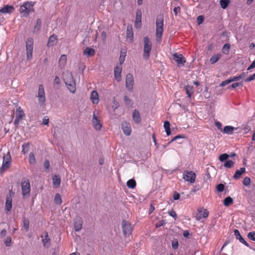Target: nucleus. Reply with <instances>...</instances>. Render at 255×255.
Instances as JSON below:
<instances>
[{
    "label": "nucleus",
    "mask_w": 255,
    "mask_h": 255,
    "mask_svg": "<svg viewBox=\"0 0 255 255\" xmlns=\"http://www.w3.org/2000/svg\"><path fill=\"white\" fill-rule=\"evenodd\" d=\"M35 2L27 1L24 2L19 7V13L23 16H27L32 14L34 11V5Z\"/></svg>",
    "instance_id": "obj_1"
},
{
    "label": "nucleus",
    "mask_w": 255,
    "mask_h": 255,
    "mask_svg": "<svg viewBox=\"0 0 255 255\" xmlns=\"http://www.w3.org/2000/svg\"><path fill=\"white\" fill-rule=\"evenodd\" d=\"M163 22L164 19L162 17H160L156 19L155 36L156 40L158 42H160L162 38L163 31Z\"/></svg>",
    "instance_id": "obj_2"
},
{
    "label": "nucleus",
    "mask_w": 255,
    "mask_h": 255,
    "mask_svg": "<svg viewBox=\"0 0 255 255\" xmlns=\"http://www.w3.org/2000/svg\"><path fill=\"white\" fill-rule=\"evenodd\" d=\"M144 47L143 57L145 59H148L150 56V52L151 50L152 43L150 41L148 37L145 36L143 38Z\"/></svg>",
    "instance_id": "obj_3"
},
{
    "label": "nucleus",
    "mask_w": 255,
    "mask_h": 255,
    "mask_svg": "<svg viewBox=\"0 0 255 255\" xmlns=\"http://www.w3.org/2000/svg\"><path fill=\"white\" fill-rule=\"evenodd\" d=\"M21 190L23 198L30 196V184L28 179L23 178L21 182Z\"/></svg>",
    "instance_id": "obj_4"
},
{
    "label": "nucleus",
    "mask_w": 255,
    "mask_h": 255,
    "mask_svg": "<svg viewBox=\"0 0 255 255\" xmlns=\"http://www.w3.org/2000/svg\"><path fill=\"white\" fill-rule=\"evenodd\" d=\"M11 157L9 151L3 156L2 163L0 167V171L7 170L11 165Z\"/></svg>",
    "instance_id": "obj_5"
},
{
    "label": "nucleus",
    "mask_w": 255,
    "mask_h": 255,
    "mask_svg": "<svg viewBox=\"0 0 255 255\" xmlns=\"http://www.w3.org/2000/svg\"><path fill=\"white\" fill-rule=\"evenodd\" d=\"M33 40L31 38H28L26 41V58L31 60L32 58Z\"/></svg>",
    "instance_id": "obj_6"
},
{
    "label": "nucleus",
    "mask_w": 255,
    "mask_h": 255,
    "mask_svg": "<svg viewBox=\"0 0 255 255\" xmlns=\"http://www.w3.org/2000/svg\"><path fill=\"white\" fill-rule=\"evenodd\" d=\"M122 229L123 234L125 236H129L131 234L133 229L130 223L126 220L122 222Z\"/></svg>",
    "instance_id": "obj_7"
},
{
    "label": "nucleus",
    "mask_w": 255,
    "mask_h": 255,
    "mask_svg": "<svg viewBox=\"0 0 255 255\" xmlns=\"http://www.w3.org/2000/svg\"><path fill=\"white\" fill-rule=\"evenodd\" d=\"M183 178L186 181L193 183L195 181L196 174L192 171L185 170L183 172Z\"/></svg>",
    "instance_id": "obj_8"
},
{
    "label": "nucleus",
    "mask_w": 255,
    "mask_h": 255,
    "mask_svg": "<svg viewBox=\"0 0 255 255\" xmlns=\"http://www.w3.org/2000/svg\"><path fill=\"white\" fill-rule=\"evenodd\" d=\"M97 115L98 113H96L95 112H94L92 123L94 128L96 130H100L102 127V122L99 118H98Z\"/></svg>",
    "instance_id": "obj_9"
},
{
    "label": "nucleus",
    "mask_w": 255,
    "mask_h": 255,
    "mask_svg": "<svg viewBox=\"0 0 255 255\" xmlns=\"http://www.w3.org/2000/svg\"><path fill=\"white\" fill-rule=\"evenodd\" d=\"M25 117L24 111L20 107H18L15 112V119L14 121V124L17 126L19 125L20 121Z\"/></svg>",
    "instance_id": "obj_10"
},
{
    "label": "nucleus",
    "mask_w": 255,
    "mask_h": 255,
    "mask_svg": "<svg viewBox=\"0 0 255 255\" xmlns=\"http://www.w3.org/2000/svg\"><path fill=\"white\" fill-rule=\"evenodd\" d=\"M38 98L40 104H44L45 102V95L44 87L42 85H39L38 91Z\"/></svg>",
    "instance_id": "obj_11"
},
{
    "label": "nucleus",
    "mask_w": 255,
    "mask_h": 255,
    "mask_svg": "<svg viewBox=\"0 0 255 255\" xmlns=\"http://www.w3.org/2000/svg\"><path fill=\"white\" fill-rule=\"evenodd\" d=\"M197 211L198 214L197 215L196 219L198 221H200L202 218H206L209 216V212L203 207L199 208Z\"/></svg>",
    "instance_id": "obj_12"
},
{
    "label": "nucleus",
    "mask_w": 255,
    "mask_h": 255,
    "mask_svg": "<svg viewBox=\"0 0 255 255\" xmlns=\"http://www.w3.org/2000/svg\"><path fill=\"white\" fill-rule=\"evenodd\" d=\"M126 87L129 90L133 89V77L132 74L128 73L126 76Z\"/></svg>",
    "instance_id": "obj_13"
},
{
    "label": "nucleus",
    "mask_w": 255,
    "mask_h": 255,
    "mask_svg": "<svg viewBox=\"0 0 255 255\" xmlns=\"http://www.w3.org/2000/svg\"><path fill=\"white\" fill-rule=\"evenodd\" d=\"M173 59L178 65H184L186 62L185 59L181 54L175 53L173 55Z\"/></svg>",
    "instance_id": "obj_14"
},
{
    "label": "nucleus",
    "mask_w": 255,
    "mask_h": 255,
    "mask_svg": "<svg viewBox=\"0 0 255 255\" xmlns=\"http://www.w3.org/2000/svg\"><path fill=\"white\" fill-rule=\"evenodd\" d=\"M122 129L124 133L127 135H129L131 131V126L129 123L124 121L122 124Z\"/></svg>",
    "instance_id": "obj_15"
},
{
    "label": "nucleus",
    "mask_w": 255,
    "mask_h": 255,
    "mask_svg": "<svg viewBox=\"0 0 255 255\" xmlns=\"http://www.w3.org/2000/svg\"><path fill=\"white\" fill-rule=\"evenodd\" d=\"M14 9L13 5H5L0 9V13L10 14L14 11Z\"/></svg>",
    "instance_id": "obj_16"
},
{
    "label": "nucleus",
    "mask_w": 255,
    "mask_h": 255,
    "mask_svg": "<svg viewBox=\"0 0 255 255\" xmlns=\"http://www.w3.org/2000/svg\"><path fill=\"white\" fill-rule=\"evenodd\" d=\"M133 39V33L131 25H128L127 29V40L132 42Z\"/></svg>",
    "instance_id": "obj_17"
},
{
    "label": "nucleus",
    "mask_w": 255,
    "mask_h": 255,
    "mask_svg": "<svg viewBox=\"0 0 255 255\" xmlns=\"http://www.w3.org/2000/svg\"><path fill=\"white\" fill-rule=\"evenodd\" d=\"M63 80L65 84L75 81L72 74L69 71H66V72L64 73Z\"/></svg>",
    "instance_id": "obj_18"
},
{
    "label": "nucleus",
    "mask_w": 255,
    "mask_h": 255,
    "mask_svg": "<svg viewBox=\"0 0 255 255\" xmlns=\"http://www.w3.org/2000/svg\"><path fill=\"white\" fill-rule=\"evenodd\" d=\"M83 221L81 218H76L74 222V229L75 231H79L82 228Z\"/></svg>",
    "instance_id": "obj_19"
},
{
    "label": "nucleus",
    "mask_w": 255,
    "mask_h": 255,
    "mask_svg": "<svg viewBox=\"0 0 255 255\" xmlns=\"http://www.w3.org/2000/svg\"><path fill=\"white\" fill-rule=\"evenodd\" d=\"M122 67H116L114 70V76L115 79L119 82L121 80V72H122Z\"/></svg>",
    "instance_id": "obj_20"
},
{
    "label": "nucleus",
    "mask_w": 255,
    "mask_h": 255,
    "mask_svg": "<svg viewBox=\"0 0 255 255\" xmlns=\"http://www.w3.org/2000/svg\"><path fill=\"white\" fill-rule=\"evenodd\" d=\"M95 54V50L89 47H86L83 51V55L88 57L93 56Z\"/></svg>",
    "instance_id": "obj_21"
},
{
    "label": "nucleus",
    "mask_w": 255,
    "mask_h": 255,
    "mask_svg": "<svg viewBox=\"0 0 255 255\" xmlns=\"http://www.w3.org/2000/svg\"><path fill=\"white\" fill-rule=\"evenodd\" d=\"M132 120L136 124H139L141 121L140 116L139 112L134 110L132 113Z\"/></svg>",
    "instance_id": "obj_22"
},
{
    "label": "nucleus",
    "mask_w": 255,
    "mask_h": 255,
    "mask_svg": "<svg viewBox=\"0 0 255 255\" xmlns=\"http://www.w3.org/2000/svg\"><path fill=\"white\" fill-rule=\"evenodd\" d=\"M91 100L93 104H98L99 102V95L96 91L92 92L90 96Z\"/></svg>",
    "instance_id": "obj_23"
},
{
    "label": "nucleus",
    "mask_w": 255,
    "mask_h": 255,
    "mask_svg": "<svg viewBox=\"0 0 255 255\" xmlns=\"http://www.w3.org/2000/svg\"><path fill=\"white\" fill-rule=\"evenodd\" d=\"M57 42V36L54 34L50 36L49 37L48 42L47 46L48 47L53 46L56 44Z\"/></svg>",
    "instance_id": "obj_24"
},
{
    "label": "nucleus",
    "mask_w": 255,
    "mask_h": 255,
    "mask_svg": "<svg viewBox=\"0 0 255 255\" xmlns=\"http://www.w3.org/2000/svg\"><path fill=\"white\" fill-rule=\"evenodd\" d=\"M67 63V57L65 54L62 55L59 60V66L61 68H64Z\"/></svg>",
    "instance_id": "obj_25"
},
{
    "label": "nucleus",
    "mask_w": 255,
    "mask_h": 255,
    "mask_svg": "<svg viewBox=\"0 0 255 255\" xmlns=\"http://www.w3.org/2000/svg\"><path fill=\"white\" fill-rule=\"evenodd\" d=\"M41 237L44 247H46L47 244H49L50 239L49 238L48 234L47 232H45L44 234L41 236Z\"/></svg>",
    "instance_id": "obj_26"
},
{
    "label": "nucleus",
    "mask_w": 255,
    "mask_h": 255,
    "mask_svg": "<svg viewBox=\"0 0 255 255\" xmlns=\"http://www.w3.org/2000/svg\"><path fill=\"white\" fill-rule=\"evenodd\" d=\"M246 171L245 167L241 168L240 169L237 170L234 175V178L237 179L241 177V175Z\"/></svg>",
    "instance_id": "obj_27"
},
{
    "label": "nucleus",
    "mask_w": 255,
    "mask_h": 255,
    "mask_svg": "<svg viewBox=\"0 0 255 255\" xmlns=\"http://www.w3.org/2000/svg\"><path fill=\"white\" fill-rule=\"evenodd\" d=\"M61 183V179L58 175H54L53 177V186L57 188L58 187Z\"/></svg>",
    "instance_id": "obj_28"
},
{
    "label": "nucleus",
    "mask_w": 255,
    "mask_h": 255,
    "mask_svg": "<svg viewBox=\"0 0 255 255\" xmlns=\"http://www.w3.org/2000/svg\"><path fill=\"white\" fill-rule=\"evenodd\" d=\"M67 88L68 90L72 93H74L76 91V83L74 81L71 83H69L66 84Z\"/></svg>",
    "instance_id": "obj_29"
},
{
    "label": "nucleus",
    "mask_w": 255,
    "mask_h": 255,
    "mask_svg": "<svg viewBox=\"0 0 255 255\" xmlns=\"http://www.w3.org/2000/svg\"><path fill=\"white\" fill-rule=\"evenodd\" d=\"M12 208V198L11 197H7L5 203V208L8 211L11 210Z\"/></svg>",
    "instance_id": "obj_30"
},
{
    "label": "nucleus",
    "mask_w": 255,
    "mask_h": 255,
    "mask_svg": "<svg viewBox=\"0 0 255 255\" xmlns=\"http://www.w3.org/2000/svg\"><path fill=\"white\" fill-rule=\"evenodd\" d=\"M221 57V54H217L213 55L210 59L211 64H213L216 63Z\"/></svg>",
    "instance_id": "obj_31"
},
{
    "label": "nucleus",
    "mask_w": 255,
    "mask_h": 255,
    "mask_svg": "<svg viewBox=\"0 0 255 255\" xmlns=\"http://www.w3.org/2000/svg\"><path fill=\"white\" fill-rule=\"evenodd\" d=\"M164 129H165V130L166 131V133L167 134V135H169L171 133V131H170V123L166 121H165L164 123Z\"/></svg>",
    "instance_id": "obj_32"
},
{
    "label": "nucleus",
    "mask_w": 255,
    "mask_h": 255,
    "mask_svg": "<svg viewBox=\"0 0 255 255\" xmlns=\"http://www.w3.org/2000/svg\"><path fill=\"white\" fill-rule=\"evenodd\" d=\"M30 144L29 142L24 143L22 145V151L23 154H25L29 150Z\"/></svg>",
    "instance_id": "obj_33"
},
{
    "label": "nucleus",
    "mask_w": 255,
    "mask_h": 255,
    "mask_svg": "<svg viewBox=\"0 0 255 255\" xmlns=\"http://www.w3.org/2000/svg\"><path fill=\"white\" fill-rule=\"evenodd\" d=\"M234 202L233 199L231 197H226L223 202L224 205L227 207L229 206Z\"/></svg>",
    "instance_id": "obj_34"
},
{
    "label": "nucleus",
    "mask_w": 255,
    "mask_h": 255,
    "mask_svg": "<svg viewBox=\"0 0 255 255\" xmlns=\"http://www.w3.org/2000/svg\"><path fill=\"white\" fill-rule=\"evenodd\" d=\"M234 128L232 126H227L224 128V132L228 134L233 133L234 131Z\"/></svg>",
    "instance_id": "obj_35"
},
{
    "label": "nucleus",
    "mask_w": 255,
    "mask_h": 255,
    "mask_svg": "<svg viewBox=\"0 0 255 255\" xmlns=\"http://www.w3.org/2000/svg\"><path fill=\"white\" fill-rule=\"evenodd\" d=\"M126 54L127 53L126 51L122 50L121 51L120 56L119 57V62L120 65H122L124 63Z\"/></svg>",
    "instance_id": "obj_36"
},
{
    "label": "nucleus",
    "mask_w": 255,
    "mask_h": 255,
    "mask_svg": "<svg viewBox=\"0 0 255 255\" xmlns=\"http://www.w3.org/2000/svg\"><path fill=\"white\" fill-rule=\"evenodd\" d=\"M231 45L229 43L225 44L222 48V52L225 54H229L230 52Z\"/></svg>",
    "instance_id": "obj_37"
},
{
    "label": "nucleus",
    "mask_w": 255,
    "mask_h": 255,
    "mask_svg": "<svg viewBox=\"0 0 255 255\" xmlns=\"http://www.w3.org/2000/svg\"><path fill=\"white\" fill-rule=\"evenodd\" d=\"M127 186L129 188H134L136 186V182L134 179H131L128 181Z\"/></svg>",
    "instance_id": "obj_38"
},
{
    "label": "nucleus",
    "mask_w": 255,
    "mask_h": 255,
    "mask_svg": "<svg viewBox=\"0 0 255 255\" xmlns=\"http://www.w3.org/2000/svg\"><path fill=\"white\" fill-rule=\"evenodd\" d=\"M41 21L40 19L38 18L37 20L35 25L34 26V30H33L34 33L37 32V31H38V30L40 29V28L41 27Z\"/></svg>",
    "instance_id": "obj_39"
},
{
    "label": "nucleus",
    "mask_w": 255,
    "mask_h": 255,
    "mask_svg": "<svg viewBox=\"0 0 255 255\" xmlns=\"http://www.w3.org/2000/svg\"><path fill=\"white\" fill-rule=\"evenodd\" d=\"M235 162L231 160H227L224 164L225 167L231 168L234 166Z\"/></svg>",
    "instance_id": "obj_40"
},
{
    "label": "nucleus",
    "mask_w": 255,
    "mask_h": 255,
    "mask_svg": "<svg viewBox=\"0 0 255 255\" xmlns=\"http://www.w3.org/2000/svg\"><path fill=\"white\" fill-rule=\"evenodd\" d=\"M141 26V17H136V19L134 23V27L136 28H139Z\"/></svg>",
    "instance_id": "obj_41"
},
{
    "label": "nucleus",
    "mask_w": 255,
    "mask_h": 255,
    "mask_svg": "<svg viewBox=\"0 0 255 255\" xmlns=\"http://www.w3.org/2000/svg\"><path fill=\"white\" fill-rule=\"evenodd\" d=\"M54 202L57 205H60L62 204V199L60 194H56L54 198Z\"/></svg>",
    "instance_id": "obj_42"
},
{
    "label": "nucleus",
    "mask_w": 255,
    "mask_h": 255,
    "mask_svg": "<svg viewBox=\"0 0 255 255\" xmlns=\"http://www.w3.org/2000/svg\"><path fill=\"white\" fill-rule=\"evenodd\" d=\"M229 158V155L227 153H223L219 155V160L221 162H223L228 160Z\"/></svg>",
    "instance_id": "obj_43"
},
{
    "label": "nucleus",
    "mask_w": 255,
    "mask_h": 255,
    "mask_svg": "<svg viewBox=\"0 0 255 255\" xmlns=\"http://www.w3.org/2000/svg\"><path fill=\"white\" fill-rule=\"evenodd\" d=\"M221 6L225 9L228 7L230 3V0H221L220 1Z\"/></svg>",
    "instance_id": "obj_44"
},
{
    "label": "nucleus",
    "mask_w": 255,
    "mask_h": 255,
    "mask_svg": "<svg viewBox=\"0 0 255 255\" xmlns=\"http://www.w3.org/2000/svg\"><path fill=\"white\" fill-rule=\"evenodd\" d=\"M29 162L30 164H34L36 162V159L33 152H30L29 154Z\"/></svg>",
    "instance_id": "obj_45"
},
{
    "label": "nucleus",
    "mask_w": 255,
    "mask_h": 255,
    "mask_svg": "<svg viewBox=\"0 0 255 255\" xmlns=\"http://www.w3.org/2000/svg\"><path fill=\"white\" fill-rule=\"evenodd\" d=\"M23 226L25 228V230L27 231L29 229V220L27 218H23Z\"/></svg>",
    "instance_id": "obj_46"
},
{
    "label": "nucleus",
    "mask_w": 255,
    "mask_h": 255,
    "mask_svg": "<svg viewBox=\"0 0 255 255\" xmlns=\"http://www.w3.org/2000/svg\"><path fill=\"white\" fill-rule=\"evenodd\" d=\"M192 89V88L189 86H187L185 87V90L189 98H190L192 94V92H191Z\"/></svg>",
    "instance_id": "obj_47"
},
{
    "label": "nucleus",
    "mask_w": 255,
    "mask_h": 255,
    "mask_svg": "<svg viewBox=\"0 0 255 255\" xmlns=\"http://www.w3.org/2000/svg\"><path fill=\"white\" fill-rule=\"evenodd\" d=\"M11 242V238L10 236L7 237L4 240V243L6 247H9L10 246Z\"/></svg>",
    "instance_id": "obj_48"
},
{
    "label": "nucleus",
    "mask_w": 255,
    "mask_h": 255,
    "mask_svg": "<svg viewBox=\"0 0 255 255\" xmlns=\"http://www.w3.org/2000/svg\"><path fill=\"white\" fill-rule=\"evenodd\" d=\"M234 233L236 239L240 240L242 238H243L239 231L237 229H235L234 230Z\"/></svg>",
    "instance_id": "obj_49"
},
{
    "label": "nucleus",
    "mask_w": 255,
    "mask_h": 255,
    "mask_svg": "<svg viewBox=\"0 0 255 255\" xmlns=\"http://www.w3.org/2000/svg\"><path fill=\"white\" fill-rule=\"evenodd\" d=\"M248 237L253 241H255V232H250L248 234Z\"/></svg>",
    "instance_id": "obj_50"
},
{
    "label": "nucleus",
    "mask_w": 255,
    "mask_h": 255,
    "mask_svg": "<svg viewBox=\"0 0 255 255\" xmlns=\"http://www.w3.org/2000/svg\"><path fill=\"white\" fill-rule=\"evenodd\" d=\"M224 184L220 183L216 186V189L218 192H221L224 190Z\"/></svg>",
    "instance_id": "obj_51"
},
{
    "label": "nucleus",
    "mask_w": 255,
    "mask_h": 255,
    "mask_svg": "<svg viewBox=\"0 0 255 255\" xmlns=\"http://www.w3.org/2000/svg\"><path fill=\"white\" fill-rule=\"evenodd\" d=\"M251 182V179L248 177H246L243 180V183L245 186H248Z\"/></svg>",
    "instance_id": "obj_52"
},
{
    "label": "nucleus",
    "mask_w": 255,
    "mask_h": 255,
    "mask_svg": "<svg viewBox=\"0 0 255 255\" xmlns=\"http://www.w3.org/2000/svg\"><path fill=\"white\" fill-rule=\"evenodd\" d=\"M168 214H169V215L170 216L172 217L175 219L177 218V214H176L175 211L174 210H173V209H172L170 211H169L168 212Z\"/></svg>",
    "instance_id": "obj_53"
},
{
    "label": "nucleus",
    "mask_w": 255,
    "mask_h": 255,
    "mask_svg": "<svg viewBox=\"0 0 255 255\" xmlns=\"http://www.w3.org/2000/svg\"><path fill=\"white\" fill-rule=\"evenodd\" d=\"M255 79V73L253 74L252 75H251L248 78H247L246 80H245V81L246 82H250L252 80H254Z\"/></svg>",
    "instance_id": "obj_54"
},
{
    "label": "nucleus",
    "mask_w": 255,
    "mask_h": 255,
    "mask_svg": "<svg viewBox=\"0 0 255 255\" xmlns=\"http://www.w3.org/2000/svg\"><path fill=\"white\" fill-rule=\"evenodd\" d=\"M50 162L48 160H46L44 162V167L46 170H47L50 167Z\"/></svg>",
    "instance_id": "obj_55"
},
{
    "label": "nucleus",
    "mask_w": 255,
    "mask_h": 255,
    "mask_svg": "<svg viewBox=\"0 0 255 255\" xmlns=\"http://www.w3.org/2000/svg\"><path fill=\"white\" fill-rule=\"evenodd\" d=\"M183 138V136L181 135H178L175 136L171 140H170L168 143V144H170L171 142H172L173 141L176 140L178 139Z\"/></svg>",
    "instance_id": "obj_56"
},
{
    "label": "nucleus",
    "mask_w": 255,
    "mask_h": 255,
    "mask_svg": "<svg viewBox=\"0 0 255 255\" xmlns=\"http://www.w3.org/2000/svg\"><path fill=\"white\" fill-rule=\"evenodd\" d=\"M180 194L177 192H175L173 194V198L174 200H177L180 198Z\"/></svg>",
    "instance_id": "obj_57"
},
{
    "label": "nucleus",
    "mask_w": 255,
    "mask_h": 255,
    "mask_svg": "<svg viewBox=\"0 0 255 255\" xmlns=\"http://www.w3.org/2000/svg\"><path fill=\"white\" fill-rule=\"evenodd\" d=\"M180 7H175L173 9V11L175 15H177L180 13Z\"/></svg>",
    "instance_id": "obj_58"
},
{
    "label": "nucleus",
    "mask_w": 255,
    "mask_h": 255,
    "mask_svg": "<svg viewBox=\"0 0 255 255\" xmlns=\"http://www.w3.org/2000/svg\"><path fill=\"white\" fill-rule=\"evenodd\" d=\"M204 17H197V22L198 25L201 24L204 21Z\"/></svg>",
    "instance_id": "obj_59"
},
{
    "label": "nucleus",
    "mask_w": 255,
    "mask_h": 255,
    "mask_svg": "<svg viewBox=\"0 0 255 255\" xmlns=\"http://www.w3.org/2000/svg\"><path fill=\"white\" fill-rule=\"evenodd\" d=\"M240 79H241V76H234L231 78H230V81L231 82H234V81H237L239 80H240Z\"/></svg>",
    "instance_id": "obj_60"
},
{
    "label": "nucleus",
    "mask_w": 255,
    "mask_h": 255,
    "mask_svg": "<svg viewBox=\"0 0 255 255\" xmlns=\"http://www.w3.org/2000/svg\"><path fill=\"white\" fill-rule=\"evenodd\" d=\"M230 81L231 80L230 79H228L227 80L223 81L222 82V83L221 84V86H225L229 84V83H230L231 82Z\"/></svg>",
    "instance_id": "obj_61"
},
{
    "label": "nucleus",
    "mask_w": 255,
    "mask_h": 255,
    "mask_svg": "<svg viewBox=\"0 0 255 255\" xmlns=\"http://www.w3.org/2000/svg\"><path fill=\"white\" fill-rule=\"evenodd\" d=\"M107 37L106 33L105 31H103L101 33V38L103 41H105Z\"/></svg>",
    "instance_id": "obj_62"
},
{
    "label": "nucleus",
    "mask_w": 255,
    "mask_h": 255,
    "mask_svg": "<svg viewBox=\"0 0 255 255\" xmlns=\"http://www.w3.org/2000/svg\"><path fill=\"white\" fill-rule=\"evenodd\" d=\"M6 230L5 229H2L1 231V232H0V234L1 238L4 237L5 236V235H6Z\"/></svg>",
    "instance_id": "obj_63"
},
{
    "label": "nucleus",
    "mask_w": 255,
    "mask_h": 255,
    "mask_svg": "<svg viewBox=\"0 0 255 255\" xmlns=\"http://www.w3.org/2000/svg\"><path fill=\"white\" fill-rule=\"evenodd\" d=\"M255 67V60L253 62V63L250 65V66L248 68L247 70H250L252 69H253Z\"/></svg>",
    "instance_id": "obj_64"
}]
</instances>
